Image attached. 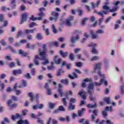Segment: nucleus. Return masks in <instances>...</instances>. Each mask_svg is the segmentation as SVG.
I'll return each instance as SVG.
<instances>
[{
	"label": "nucleus",
	"instance_id": "obj_40",
	"mask_svg": "<svg viewBox=\"0 0 124 124\" xmlns=\"http://www.w3.org/2000/svg\"><path fill=\"white\" fill-rule=\"evenodd\" d=\"M36 38L38 40H41V39H42V38H43L42 37V35H41V34L38 33L36 35Z\"/></svg>",
	"mask_w": 124,
	"mask_h": 124
},
{
	"label": "nucleus",
	"instance_id": "obj_60",
	"mask_svg": "<svg viewBox=\"0 0 124 124\" xmlns=\"http://www.w3.org/2000/svg\"><path fill=\"white\" fill-rule=\"evenodd\" d=\"M102 114H103V116L105 117V118H107V111H106V110L103 111Z\"/></svg>",
	"mask_w": 124,
	"mask_h": 124
},
{
	"label": "nucleus",
	"instance_id": "obj_59",
	"mask_svg": "<svg viewBox=\"0 0 124 124\" xmlns=\"http://www.w3.org/2000/svg\"><path fill=\"white\" fill-rule=\"evenodd\" d=\"M84 82H92L93 81V79L92 78H86L84 79Z\"/></svg>",
	"mask_w": 124,
	"mask_h": 124
},
{
	"label": "nucleus",
	"instance_id": "obj_3",
	"mask_svg": "<svg viewBox=\"0 0 124 124\" xmlns=\"http://www.w3.org/2000/svg\"><path fill=\"white\" fill-rule=\"evenodd\" d=\"M103 83V79L100 80L99 82H95L93 83H91L89 84L87 92L90 95H93V86H95L96 87H99V86H101Z\"/></svg>",
	"mask_w": 124,
	"mask_h": 124
},
{
	"label": "nucleus",
	"instance_id": "obj_36",
	"mask_svg": "<svg viewBox=\"0 0 124 124\" xmlns=\"http://www.w3.org/2000/svg\"><path fill=\"white\" fill-rule=\"evenodd\" d=\"M103 9L104 10L103 11H108V10L110 9V7L106 5H105L103 6Z\"/></svg>",
	"mask_w": 124,
	"mask_h": 124
},
{
	"label": "nucleus",
	"instance_id": "obj_9",
	"mask_svg": "<svg viewBox=\"0 0 124 124\" xmlns=\"http://www.w3.org/2000/svg\"><path fill=\"white\" fill-rule=\"evenodd\" d=\"M59 88L58 90V93H59L61 96L62 97L63 95H64V93L62 92V88H63V86H62V85L59 84L58 85Z\"/></svg>",
	"mask_w": 124,
	"mask_h": 124
},
{
	"label": "nucleus",
	"instance_id": "obj_63",
	"mask_svg": "<svg viewBox=\"0 0 124 124\" xmlns=\"http://www.w3.org/2000/svg\"><path fill=\"white\" fill-rule=\"evenodd\" d=\"M8 40L11 43H13V42H14V38H13V37H9Z\"/></svg>",
	"mask_w": 124,
	"mask_h": 124
},
{
	"label": "nucleus",
	"instance_id": "obj_27",
	"mask_svg": "<svg viewBox=\"0 0 124 124\" xmlns=\"http://www.w3.org/2000/svg\"><path fill=\"white\" fill-rule=\"evenodd\" d=\"M43 28L44 31L46 32V35H49L50 34V32L49 31V29H48L47 28H46L45 25H43Z\"/></svg>",
	"mask_w": 124,
	"mask_h": 124
},
{
	"label": "nucleus",
	"instance_id": "obj_18",
	"mask_svg": "<svg viewBox=\"0 0 124 124\" xmlns=\"http://www.w3.org/2000/svg\"><path fill=\"white\" fill-rule=\"evenodd\" d=\"M91 35L93 39H96V38H98V35H97L96 33L95 34V33L93 31H91Z\"/></svg>",
	"mask_w": 124,
	"mask_h": 124
},
{
	"label": "nucleus",
	"instance_id": "obj_46",
	"mask_svg": "<svg viewBox=\"0 0 124 124\" xmlns=\"http://www.w3.org/2000/svg\"><path fill=\"white\" fill-rule=\"evenodd\" d=\"M27 112H29V110L28 109H24L22 111V116H26V115H27Z\"/></svg>",
	"mask_w": 124,
	"mask_h": 124
},
{
	"label": "nucleus",
	"instance_id": "obj_56",
	"mask_svg": "<svg viewBox=\"0 0 124 124\" xmlns=\"http://www.w3.org/2000/svg\"><path fill=\"white\" fill-rule=\"evenodd\" d=\"M58 110H59V111H65V109H64V108H63L62 106H59L58 108Z\"/></svg>",
	"mask_w": 124,
	"mask_h": 124
},
{
	"label": "nucleus",
	"instance_id": "obj_64",
	"mask_svg": "<svg viewBox=\"0 0 124 124\" xmlns=\"http://www.w3.org/2000/svg\"><path fill=\"white\" fill-rule=\"evenodd\" d=\"M81 51L80 48H77L74 50L75 53H78V52H80Z\"/></svg>",
	"mask_w": 124,
	"mask_h": 124
},
{
	"label": "nucleus",
	"instance_id": "obj_16",
	"mask_svg": "<svg viewBox=\"0 0 124 124\" xmlns=\"http://www.w3.org/2000/svg\"><path fill=\"white\" fill-rule=\"evenodd\" d=\"M60 54L61 55V56H62V58H65L67 56H68V52L66 51L64 52L62 50H61L60 51Z\"/></svg>",
	"mask_w": 124,
	"mask_h": 124
},
{
	"label": "nucleus",
	"instance_id": "obj_51",
	"mask_svg": "<svg viewBox=\"0 0 124 124\" xmlns=\"http://www.w3.org/2000/svg\"><path fill=\"white\" fill-rule=\"evenodd\" d=\"M8 65L11 68L15 67V63L14 62H12L9 64H8Z\"/></svg>",
	"mask_w": 124,
	"mask_h": 124
},
{
	"label": "nucleus",
	"instance_id": "obj_28",
	"mask_svg": "<svg viewBox=\"0 0 124 124\" xmlns=\"http://www.w3.org/2000/svg\"><path fill=\"white\" fill-rule=\"evenodd\" d=\"M52 65L47 66V69L48 70H54L55 68H56V67L55 66H53L54 62H51Z\"/></svg>",
	"mask_w": 124,
	"mask_h": 124
},
{
	"label": "nucleus",
	"instance_id": "obj_48",
	"mask_svg": "<svg viewBox=\"0 0 124 124\" xmlns=\"http://www.w3.org/2000/svg\"><path fill=\"white\" fill-rule=\"evenodd\" d=\"M0 86H1V89H0V91H3V90H4V88H5V84H4V83H2L1 84V81H0Z\"/></svg>",
	"mask_w": 124,
	"mask_h": 124
},
{
	"label": "nucleus",
	"instance_id": "obj_13",
	"mask_svg": "<svg viewBox=\"0 0 124 124\" xmlns=\"http://www.w3.org/2000/svg\"><path fill=\"white\" fill-rule=\"evenodd\" d=\"M22 118V116L19 114V113H16V115H12L11 116V119L13 120V121H16L17 119H21Z\"/></svg>",
	"mask_w": 124,
	"mask_h": 124
},
{
	"label": "nucleus",
	"instance_id": "obj_61",
	"mask_svg": "<svg viewBox=\"0 0 124 124\" xmlns=\"http://www.w3.org/2000/svg\"><path fill=\"white\" fill-rule=\"evenodd\" d=\"M47 4H48V1L46 0L43 1V5L45 7H46Z\"/></svg>",
	"mask_w": 124,
	"mask_h": 124
},
{
	"label": "nucleus",
	"instance_id": "obj_37",
	"mask_svg": "<svg viewBox=\"0 0 124 124\" xmlns=\"http://www.w3.org/2000/svg\"><path fill=\"white\" fill-rule=\"evenodd\" d=\"M105 110L107 111H109V112H113V109L112 108V106L110 107H107L106 108Z\"/></svg>",
	"mask_w": 124,
	"mask_h": 124
},
{
	"label": "nucleus",
	"instance_id": "obj_52",
	"mask_svg": "<svg viewBox=\"0 0 124 124\" xmlns=\"http://www.w3.org/2000/svg\"><path fill=\"white\" fill-rule=\"evenodd\" d=\"M1 10L3 11H5L6 10H11V9L10 8H6L5 7H2L1 8Z\"/></svg>",
	"mask_w": 124,
	"mask_h": 124
},
{
	"label": "nucleus",
	"instance_id": "obj_6",
	"mask_svg": "<svg viewBox=\"0 0 124 124\" xmlns=\"http://www.w3.org/2000/svg\"><path fill=\"white\" fill-rule=\"evenodd\" d=\"M73 16H71L65 20V24L66 27H71V26H72V21H73Z\"/></svg>",
	"mask_w": 124,
	"mask_h": 124
},
{
	"label": "nucleus",
	"instance_id": "obj_53",
	"mask_svg": "<svg viewBox=\"0 0 124 124\" xmlns=\"http://www.w3.org/2000/svg\"><path fill=\"white\" fill-rule=\"evenodd\" d=\"M56 104H53L52 103H49V106L50 109H53L55 107Z\"/></svg>",
	"mask_w": 124,
	"mask_h": 124
},
{
	"label": "nucleus",
	"instance_id": "obj_38",
	"mask_svg": "<svg viewBox=\"0 0 124 124\" xmlns=\"http://www.w3.org/2000/svg\"><path fill=\"white\" fill-rule=\"evenodd\" d=\"M88 18H85L82 19L81 26H85V25H86V22H87V21H88Z\"/></svg>",
	"mask_w": 124,
	"mask_h": 124
},
{
	"label": "nucleus",
	"instance_id": "obj_22",
	"mask_svg": "<svg viewBox=\"0 0 124 124\" xmlns=\"http://www.w3.org/2000/svg\"><path fill=\"white\" fill-rule=\"evenodd\" d=\"M58 60V56H56L54 57V61L55 62V63H56V64H60L62 62V59H59L58 60Z\"/></svg>",
	"mask_w": 124,
	"mask_h": 124
},
{
	"label": "nucleus",
	"instance_id": "obj_19",
	"mask_svg": "<svg viewBox=\"0 0 124 124\" xmlns=\"http://www.w3.org/2000/svg\"><path fill=\"white\" fill-rule=\"evenodd\" d=\"M18 53L20 55H21L22 57H27V56H28V53L27 52H25V51L22 49H19Z\"/></svg>",
	"mask_w": 124,
	"mask_h": 124
},
{
	"label": "nucleus",
	"instance_id": "obj_29",
	"mask_svg": "<svg viewBox=\"0 0 124 124\" xmlns=\"http://www.w3.org/2000/svg\"><path fill=\"white\" fill-rule=\"evenodd\" d=\"M104 101L106 102L107 104H111V101L110 100V97H105L104 98Z\"/></svg>",
	"mask_w": 124,
	"mask_h": 124
},
{
	"label": "nucleus",
	"instance_id": "obj_47",
	"mask_svg": "<svg viewBox=\"0 0 124 124\" xmlns=\"http://www.w3.org/2000/svg\"><path fill=\"white\" fill-rule=\"evenodd\" d=\"M22 35H23V31H19L17 35V38H19L20 36H22Z\"/></svg>",
	"mask_w": 124,
	"mask_h": 124
},
{
	"label": "nucleus",
	"instance_id": "obj_21",
	"mask_svg": "<svg viewBox=\"0 0 124 124\" xmlns=\"http://www.w3.org/2000/svg\"><path fill=\"white\" fill-rule=\"evenodd\" d=\"M78 39H79V37L78 36H72L71 38V41L72 43H75L76 41H78Z\"/></svg>",
	"mask_w": 124,
	"mask_h": 124
},
{
	"label": "nucleus",
	"instance_id": "obj_32",
	"mask_svg": "<svg viewBox=\"0 0 124 124\" xmlns=\"http://www.w3.org/2000/svg\"><path fill=\"white\" fill-rule=\"evenodd\" d=\"M96 34H104V31L103 30L99 29L96 31Z\"/></svg>",
	"mask_w": 124,
	"mask_h": 124
},
{
	"label": "nucleus",
	"instance_id": "obj_62",
	"mask_svg": "<svg viewBox=\"0 0 124 124\" xmlns=\"http://www.w3.org/2000/svg\"><path fill=\"white\" fill-rule=\"evenodd\" d=\"M5 58L6 60H7L8 61H12V58H11V56L9 55L6 56Z\"/></svg>",
	"mask_w": 124,
	"mask_h": 124
},
{
	"label": "nucleus",
	"instance_id": "obj_26",
	"mask_svg": "<svg viewBox=\"0 0 124 124\" xmlns=\"http://www.w3.org/2000/svg\"><path fill=\"white\" fill-rule=\"evenodd\" d=\"M6 123H8V124H9L10 123V120H9V119L8 118H7V117L5 118L3 120V121H2L1 122L0 124H6Z\"/></svg>",
	"mask_w": 124,
	"mask_h": 124
},
{
	"label": "nucleus",
	"instance_id": "obj_39",
	"mask_svg": "<svg viewBox=\"0 0 124 124\" xmlns=\"http://www.w3.org/2000/svg\"><path fill=\"white\" fill-rule=\"evenodd\" d=\"M69 58L71 61H74V60H75V57H74L73 53H71L69 56Z\"/></svg>",
	"mask_w": 124,
	"mask_h": 124
},
{
	"label": "nucleus",
	"instance_id": "obj_54",
	"mask_svg": "<svg viewBox=\"0 0 124 124\" xmlns=\"http://www.w3.org/2000/svg\"><path fill=\"white\" fill-rule=\"evenodd\" d=\"M99 59L98 56H93V57L92 59H91V61L92 62L93 61H97Z\"/></svg>",
	"mask_w": 124,
	"mask_h": 124
},
{
	"label": "nucleus",
	"instance_id": "obj_35",
	"mask_svg": "<svg viewBox=\"0 0 124 124\" xmlns=\"http://www.w3.org/2000/svg\"><path fill=\"white\" fill-rule=\"evenodd\" d=\"M104 62H105V67H106V68H107L109 66V60L105 59Z\"/></svg>",
	"mask_w": 124,
	"mask_h": 124
},
{
	"label": "nucleus",
	"instance_id": "obj_4",
	"mask_svg": "<svg viewBox=\"0 0 124 124\" xmlns=\"http://www.w3.org/2000/svg\"><path fill=\"white\" fill-rule=\"evenodd\" d=\"M97 113H98V110L95 109L93 110V115H92V118L93 122H95L96 124H102L104 123V120H102L99 122V120L97 119L95 121V117H97Z\"/></svg>",
	"mask_w": 124,
	"mask_h": 124
},
{
	"label": "nucleus",
	"instance_id": "obj_34",
	"mask_svg": "<svg viewBox=\"0 0 124 124\" xmlns=\"http://www.w3.org/2000/svg\"><path fill=\"white\" fill-rule=\"evenodd\" d=\"M61 82L62 84H64V85H68L69 81L67 79H61Z\"/></svg>",
	"mask_w": 124,
	"mask_h": 124
},
{
	"label": "nucleus",
	"instance_id": "obj_30",
	"mask_svg": "<svg viewBox=\"0 0 124 124\" xmlns=\"http://www.w3.org/2000/svg\"><path fill=\"white\" fill-rule=\"evenodd\" d=\"M16 6V5H15V0H12L11 1V9H13L15 8Z\"/></svg>",
	"mask_w": 124,
	"mask_h": 124
},
{
	"label": "nucleus",
	"instance_id": "obj_49",
	"mask_svg": "<svg viewBox=\"0 0 124 124\" xmlns=\"http://www.w3.org/2000/svg\"><path fill=\"white\" fill-rule=\"evenodd\" d=\"M62 102L64 106H66V105H67V102H66V98H63L62 100Z\"/></svg>",
	"mask_w": 124,
	"mask_h": 124
},
{
	"label": "nucleus",
	"instance_id": "obj_12",
	"mask_svg": "<svg viewBox=\"0 0 124 124\" xmlns=\"http://www.w3.org/2000/svg\"><path fill=\"white\" fill-rule=\"evenodd\" d=\"M18 88H21V87L18 86L17 85V83H16L14 87V90L15 91L16 95H19V94H20V93H21L20 90H17Z\"/></svg>",
	"mask_w": 124,
	"mask_h": 124
},
{
	"label": "nucleus",
	"instance_id": "obj_41",
	"mask_svg": "<svg viewBox=\"0 0 124 124\" xmlns=\"http://www.w3.org/2000/svg\"><path fill=\"white\" fill-rule=\"evenodd\" d=\"M24 77L27 78V79H31V78L30 73H27V74L24 75Z\"/></svg>",
	"mask_w": 124,
	"mask_h": 124
},
{
	"label": "nucleus",
	"instance_id": "obj_33",
	"mask_svg": "<svg viewBox=\"0 0 124 124\" xmlns=\"http://www.w3.org/2000/svg\"><path fill=\"white\" fill-rule=\"evenodd\" d=\"M28 96L30 98H31V99L32 100V101H34V97H33V93L32 92L29 93Z\"/></svg>",
	"mask_w": 124,
	"mask_h": 124
},
{
	"label": "nucleus",
	"instance_id": "obj_2",
	"mask_svg": "<svg viewBox=\"0 0 124 124\" xmlns=\"http://www.w3.org/2000/svg\"><path fill=\"white\" fill-rule=\"evenodd\" d=\"M102 65V63L100 62L99 63L94 64L93 65V70H94V73H97L100 77H102L103 78L101 79L103 80V83H104V85L105 86H108V81L106 80H105V75L101 74V72H100V68H101V65Z\"/></svg>",
	"mask_w": 124,
	"mask_h": 124
},
{
	"label": "nucleus",
	"instance_id": "obj_11",
	"mask_svg": "<svg viewBox=\"0 0 124 124\" xmlns=\"http://www.w3.org/2000/svg\"><path fill=\"white\" fill-rule=\"evenodd\" d=\"M12 100H9L7 102V105L8 106H9V107H11V108H14V107H16V106H18L17 104H12Z\"/></svg>",
	"mask_w": 124,
	"mask_h": 124
},
{
	"label": "nucleus",
	"instance_id": "obj_20",
	"mask_svg": "<svg viewBox=\"0 0 124 124\" xmlns=\"http://www.w3.org/2000/svg\"><path fill=\"white\" fill-rule=\"evenodd\" d=\"M86 92L82 91V92H79L78 93L79 95H80L81 96L82 98L83 99H86Z\"/></svg>",
	"mask_w": 124,
	"mask_h": 124
},
{
	"label": "nucleus",
	"instance_id": "obj_44",
	"mask_svg": "<svg viewBox=\"0 0 124 124\" xmlns=\"http://www.w3.org/2000/svg\"><path fill=\"white\" fill-rule=\"evenodd\" d=\"M69 109L74 110L75 109V106L72 105V104H70L69 106Z\"/></svg>",
	"mask_w": 124,
	"mask_h": 124
},
{
	"label": "nucleus",
	"instance_id": "obj_8",
	"mask_svg": "<svg viewBox=\"0 0 124 124\" xmlns=\"http://www.w3.org/2000/svg\"><path fill=\"white\" fill-rule=\"evenodd\" d=\"M94 13H96L100 15L102 17H104V15H106L108 13V11H102L101 12H98L96 10H94Z\"/></svg>",
	"mask_w": 124,
	"mask_h": 124
},
{
	"label": "nucleus",
	"instance_id": "obj_17",
	"mask_svg": "<svg viewBox=\"0 0 124 124\" xmlns=\"http://www.w3.org/2000/svg\"><path fill=\"white\" fill-rule=\"evenodd\" d=\"M85 111H86V109L85 108H83L81 110H79L78 111V116L79 117H81V116L83 115V114L85 113Z\"/></svg>",
	"mask_w": 124,
	"mask_h": 124
},
{
	"label": "nucleus",
	"instance_id": "obj_7",
	"mask_svg": "<svg viewBox=\"0 0 124 124\" xmlns=\"http://www.w3.org/2000/svg\"><path fill=\"white\" fill-rule=\"evenodd\" d=\"M96 46H97V45H96V44H93V43H91L89 45V47H93L92 50V53L94 55H95L98 53L97 50H96V49H95V48H94V47H96Z\"/></svg>",
	"mask_w": 124,
	"mask_h": 124
},
{
	"label": "nucleus",
	"instance_id": "obj_15",
	"mask_svg": "<svg viewBox=\"0 0 124 124\" xmlns=\"http://www.w3.org/2000/svg\"><path fill=\"white\" fill-rule=\"evenodd\" d=\"M22 70L21 69H18V70H15L13 71V75H15V76L17 75H19L20 74H22Z\"/></svg>",
	"mask_w": 124,
	"mask_h": 124
},
{
	"label": "nucleus",
	"instance_id": "obj_5",
	"mask_svg": "<svg viewBox=\"0 0 124 124\" xmlns=\"http://www.w3.org/2000/svg\"><path fill=\"white\" fill-rule=\"evenodd\" d=\"M51 15L52 16H53V17L50 16L49 17V20L50 21H53L54 20H56V19H58L59 17L60 16V13L57 12H51Z\"/></svg>",
	"mask_w": 124,
	"mask_h": 124
},
{
	"label": "nucleus",
	"instance_id": "obj_57",
	"mask_svg": "<svg viewBox=\"0 0 124 124\" xmlns=\"http://www.w3.org/2000/svg\"><path fill=\"white\" fill-rule=\"evenodd\" d=\"M0 43L3 46H6V43L5 42V41H4V40H1Z\"/></svg>",
	"mask_w": 124,
	"mask_h": 124
},
{
	"label": "nucleus",
	"instance_id": "obj_55",
	"mask_svg": "<svg viewBox=\"0 0 124 124\" xmlns=\"http://www.w3.org/2000/svg\"><path fill=\"white\" fill-rule=\"evenodd\" d=\"M118 9V7H115L109 10L110 12H116Z\"/></svg>",
	"mask_w": 124,
	"mask_h": 124
},
{
	"label": "nucleus",
	"instance_id": "obj_14",
	"mask_svg": "<svg viewBox=\"0 0 124 124\" xmlns=\"http://www.w3.org/2000/svg\"><path fill=\"white\" fill-rule=\"evenodd\" d=\"M100 2H101V0H98L96 1V5H94V2H92L91 4L93 7V9H94V8H96V7H98V6H99V4H100Z\"/></svg>",
	"mask_w": 124,
	"mask_h": 124
},
{
	"label": "nucleus",
	"instance_id": "obj_25",
	"mask_svg": "<svg viewBox=\"0 0 124 124\" xmlns=\"http://www.w3.org/2000/svg\"><path fill=\"white\" fill-rule=\"evenodd\" d=\"M63 73H64V71L62 69H60L59 71H57L56 75L58 77L61 76L62 74H63Z\"/></svg>",
	"mask_w": 124,
	"mask_h": 124
},
{
	"label": "nucleus",
	"instance_id": "obj_45",
	"mask_svg": "<svg viewBox=\"0 0 124 124\" xmlns=\"http://www.w3.org/2000/svg\"><path fill=\"white\" fill-rule=\"evenodd\" d=\"M52 31H53V32L54 33H57V29H56V27H55V25L54 24L52 25Z\"/></svg>",
	"mask_w": 124,
	"mask_h": 124
},
{
	"label": "nucleus",
	"instance_id": "obj_50",
	"mask_svg": "<svg viewBox=\"0 0 124 124\" xmlns=\"http://www.w3.org/2000/svg\"><path fill=\"white\" fill-rule=\"evenodd\" d=\"M38 16H39L40 17H41L42 18H43V17H45V13H43V12H40V13L38 14Z\"/></svg>",
	"mask_w": 124,
	"mask_h": 124
},
{
	"label": "nucleus",
	"instance_id": "obj_31",
	"mask_svg": "<svg viewBox=\"0 0 124 124\" xmlns=\"http://www.w3.org/2000/svg\"><path fill=\"white\" fill-rule=\"evenodd\" d=\"M34 31H35V29L32 30H26L25 31L26 33L29 34L30 33H33Z\"/></svg>",
	"mask_w": 124,
	"mask_h": 124
},
{
	"label": "nucleus",
	"instance_id": "obj_43",
	"mask_svg": "<svg viewBox=\"0 0 124 124\" xmlns=\"http://www.w3.org/2000/svg\"><path fill=\"white\" fill-rule=\"evenodd\" d=\"M77 57L78 59V60H80V61H85V59H84V58H83V56H82L81 54H78L77 55Z\"/></svg>",
	"mask_w": 124,
	"mask_h": 124
},
{
	"label": "nucleus",
	"instance_id": "obj_10",
	"mask_svg": "<svg viewBox=\"0 0 124 124\" xmlns=\"http://www.w3.org/2000/svg\"><path fill=\"white\" fill-rule=\"evenodd\" d=\"M27 18H28V14L25 13L22 15L20 24H24L27 21Z\"/></svg>",
	"mask_w": 124,
	"mask_h": 124
},
{
	"label": "nucleus",
	"instance_id": "obj_58",
	"mask_svg": "<svg viewBox=\"0 0 124 124\" xmlns=\"http://www.w3.org/2000/svg\"><path fill=\"white\" fill-rule=\"evenodd\" d=\"M70 104H72V103H75L76 102V99L75 98H71L70 100Z\"/></svg>",
	"mask_w": 124,
	"mask_h": 124
},
{
	"label": "nucleus",
	"instance_id": "obj_1",
	"mask_svg": "<svg viewBox=\"0 0 124 124\" xmlns=\"http://www.w3.org/2000/svg\"><path fill=\"white\" fill-rule=\"evenodd\" d=\"M46 51H47L46 45H44L42 48L39 49L38 52L40 58L39 57V55H36L34 59V62L36 65H39V60L45 61V62L42 63L43 65H46L49 63L50 61L46 58Z\"/></svg>",
	"mask_w": 124,
	"mask_h": 124
},
{
	"label": "nucleus",
	"instance_id": "obj_24",
	"mask_svg": "<svg viewBox=\"0 0 124 124\" xmlns=\"http://www.w3.org/2000/svg\"><path fill=\"white\" fill-rule=\"evenodd\" d=\"M73 75L74 77L71 76V75H69L68 77L72 79H75V78H78V76H77V74H76V73L75 72L73 73Z\"/></svg>",
	"mask_w": 124,
	"mask_h": 124
},
{
	"label": "nucleus",
	"instance_id": "obj_23",
	"mask_svg": "<svg viewBox=\"0 0 124 124\" xmlns=\"http://www.w3.org/2000/svg\"><path fill=\"white\" fill-rule=\"evenodd\" d=\"M87 107H88V108H92L93 109H94L95 108H96V107H97V106L96 105V102H94L93 105L89 104L87 105Z\"/></svg>",
	"mask_w": 124,
	"mask_h": 124
},
{
	"label": "nucleus",
	"instance_id": "obj_42",
	"mask_svg": "<svg viewBox=\"0 0 124 124\" xmlns=\"http://www.w3.org/2000/svg\"><path fill=\"white\" fill-rule=\"evenodd\" d=\"M37 122L40 124H44V120H41V119L38 118H37Z\"/></svg>",
	"mask_w": 124,
	"mask_h": 124
}]
</instances>
